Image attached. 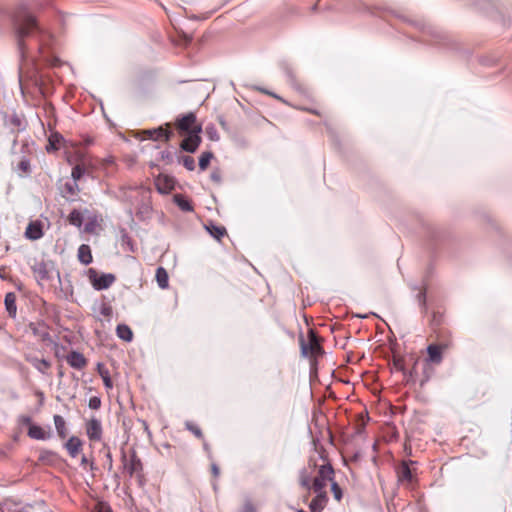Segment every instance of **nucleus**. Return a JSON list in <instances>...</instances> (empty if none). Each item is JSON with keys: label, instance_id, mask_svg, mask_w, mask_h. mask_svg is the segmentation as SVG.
Segmentation results:
<instances>
[{"label": "nucleus", "instance_id": "nucleus-1", "mask_svg": "<svg viewBox=\"0 0 512 512\" xmlns=\"http://www.w3.org/2000/svg\"><path fill=\"white\" fill-rule=\"evenodd\" d=\"M175 125L180 133L202 132V125L197 123L196 115L192 112L179 117Z\"/></svg>", "mask_w": 512, "mask_h": 512}, {"label": "nucleus", "instance_id": "nucleus-2", "mask_svg": "<svg viewBox=\"0 0 512 512\" xmlns=\"http://www.w3.org/2000/svg\"><path fill=\"white\" fill-rule=\"evenodd\" d=\"M334 470L331 465H322L319 468L318 476L315 478L313 483V489L316 493H326L325 488L328 482H333Z\"/></svg>", "mask_w": 512, "mask_h": 512}, {"label": "nucleus", "instance_id": "nucleus-3", "mask_svg": "<svg viewBox=\"0 0 512 512\" xmlns=\"http://www.w3.org/2000/svg\"><path fill=\"white\" fill-rule=\"evenodd\" d=\"M321 351L320 344L313 331L308 334L307 341L301 340V352L305 357H315Z\"/></svg>", "mask_w": 512, "mask_h": 512}, {"label": "nucleus", "instance_id": "nucleus-4", "mask_svg": "<svg viewBox=\"0 0 512 512\" xmlns=\"http://www.w3.org/2000/svg\"><path fill=\"white\" fill-rule=\"evenodd\" d=\"M89 278L93 287L97 290L107 289L115 281V276L113 274H102L98 276L96 271L93 269L89 270Z\"/></svg>", "mask_w": 512, "mask_h": 512}, {"label": "nucleus", "instance_id": "nucleus-5", "mask_svg": "<svg viewBox=\"0 0 512 512\" xmlns=\"http://www.w3.org/2000/svg\"><path fill=\"white\" fill-rule=\"evenodd\" d=\"M36 28L35 19L31 15H26L21 22L17 24V33L19 38H23L30 34V32Z\"/></svg>", "mask_w": 512, "mask_h": 512}, {"label": "nucleus", "instance_id": "nucleus-6", "mask_svg": "<svg viewBox=\"0 0 512 512\" xmlns=\"http://www.w3.org/2000/svg\"><path fill=\"white\" fill-rule=\"evenodd\" d=\"M200 143V133H189L188 136L182 141L181 148L187 152L193 153L197 150Z\"/></svg>", "mask_w": 512, "mask_h": 512}, {"label": "nucleus", "instance_id": "nucleus-7", "mask_svg": "<svg viewBox=\"0 0 512 512\" xmlns=\"http://www.w3.org/2000/svg\"><path fill=\"white\" fill-rule=\"evenodd\" d=\"M86 431L90 440L99 441L102 435V427L100 421L95 418L89 420L86 425Z\"/></svg>", "mask_w": 512, "mask_h": 512}, {"label": "nucleus", "instance_id": "nucleus-8", "mask_svg": "<svg viewBox=\"0 0 512 512\" xmlns=\"http://www.w3.org/2000/svg\"><path fill=\"white\" fill-rule=\"evenodd\" d=\"M32 270L38 281H43L49 278V263L37 261L33 264Z\"/></svg>", "mask_w": 512, "mask_h": 512}, {"label": "nucleus", "instance_id": "nucleus-9", "mask_svg": "<svg viewBox=\"0 0 512 512\" xmlns=\"http://www.w3.org/2000/svg\"><path fill=\"white\" fill-rule=\"evenodd\" d=\"M124 469L130 476H133L140 473L142 470V463L140 459L133 454L130 459L125 460Z\"/></svg>", "mask_w": 512, "mask_h": 512}, {"label": "nucleus", "instance_id": "nucleus-10", "mask_svg": "<svg viewBox=\"0 0 512 512\" xmlns=\"http://www.w3.org/2000/svg\"><path fill=\"white\" fill-rule=\"evenodd\" d=\"M26 238L30 240H38L43 236L42 225L40 222H31L25 231Z\"/></svg>", "mask_w": 512, "mask_h": 512}, {"label": "nucleus", "instance_id": "nucleus-11", "mask_svg": "<svg viewBox=\"0 0 512 512\" xmlns=\"http://www.w3.org/2000/svg\"><path fill=\"white\" fill-rule=\"evenodd\" d=\"M150 139L155 141L164 139L168 141L172 135V132L169 130H164L162 127L150 129L144 132Z\"/></svg>", "mask_w": 512, "mask_h": 512}, {"label": "nucleus", "instance_id": "nucleus-12", "mask_svg": "<svg viewBox=\"0 0 512 512\" xmlns=\"http://www.w3.org/2000/svg\"><path fill=\"white\" fill-rule=\"evenodd\" d=\"M67 362L71 367L76 369H82L83 367L86 366L85 357L81 353L76 351L71 352L67 356Z\"/></svg>", "mask_w": 512, "mask_h": 512}, {"label": "nucleus", "instance_id": "nucleus-13", "mask_svg": "<svg viewBox=\"0 0 512 512\" xmlns=\"http://www.w3.org/2000/svg\"><path fill=\"white\" fill-rule=\"evenodd\" d=\"M66 449L72 457H76L81 449L82 442L79 438L72 436L66 443Z\"/></svg>", "mask_w": 512, "mask_h": 512}, {"label": "nucleus", "instance_id": "nucleus-14", "mask_svg": "<svg viewBox=\"0 0 512 512\" xmlns=\"http://www.w3.org/2000/svg\"><path fill=\"white\" fill-rule=\"evenodd\" d=\"M428 360L439 364L442 361V348L438 345H429L427 348Z\"/></svg>", "mask_w": 512, "mask_h": 512}, {"label": "nucleus", "instance_id": "nucleus-15", "mask_svg": "<svg viewBox=\"0 0 512 512\" xmlns=\"http://www.w3.org/2000/svg\"><path fill=\"white\" fill-rule=\"evenodd\" d=\"M78 259L84 265H88L92 262L91 249L88 245L82 244L78 249Z\"/></svg>", "mask_w": 512, "mask_h": 512}, {"label": "nucleus", "instance_id": "nucleus-16", "mask_svg": "<svg viewBox=\"0 0 512 512\" xmlns=\"http://www.w3.org/2000/svg\"><path fill=\"white\" fill-rule=\"evenodd\" d=\"M317 497L314 498L310 503V510L312 512H320L327 501L326 493H317Z\"/></svg>", "mask_w": 512, "mask_h": 512}, {"label": "nucleus", "instance_id": "nucleus-17", "mask_svg": "<svg viewBox=\"0 0 512 512\" xmlns=\"http://www.w3.org/2000/svg\"><path fill=\"white\" fill-rule=\"evenodd\" d=\"M4 303H5L6 310L8 311L9 315L14 317L17 312L16 295L12 292L7 293L5 295Z\"/></svg>", "mask_w": 512, "mask_h": 512}, {"label": "nucleus", "instance_id": "nucleus-18", "mask_svg": "<svg viewBox=\"0 0 512 512\" xmlns=\"http://www.w3.org/2000/svg\"><path fill=\"white\" fill-rule=\"evenodd\" d=\"M156 281L161 289H166L168 287V273L163 267L157 268Z\"/></svg>", "mask_w": 512, "mask_h": 512}, {"label": "nucleus", "instance_id": "nucleus-19", "mask_svg": "<svg viewBox=\"0 0 512 512\" xmlns=\"http://www.w3.org/2000/svg\"><path fill=\"white\" fill-rule=\"evenodd\" d=\"M28 435L33 439L44 440L48 438V434L40 426L32 425L29 427Z\"/></svg>", "mask_w": 512, "mask_h": 512}, {"label": "nucleus", "instance_id": "nucleus-20", "mask_svg": "<svg viewBox=\"0 0 512 512\" xmlns=\"http://www.w3.org/2000/svg\"><path fill=\"white\" fill-rule=\"evenodd\" d=\"M398 477L401 482L410 483L413 479V474L407 463H403L398 471Z\"/></svg>", "mask_w": 512, "mask_h": 512}, {"label": "nucleus", "instance_id": "nucleus-21", "mask_svg": "<svg viewBox=\"0 0 512 512\" xmlns=\"http://www.w3.org/2000/svg\"><path fill=\"white\" fill-rule=\"evenodd\" d=\"M116 332H117V336L124 341L129 342L133 338L132 330L127 325H124V324L118 325Z\"/></svg>", "mask_w": 512, "mask_h": 512}, {"label": "nucleus", "instance_id": "nucleus-22", "mask_svg": "<svg viewBox=\"0 0 512 512\" xmlns=\"http://www.w3.org/2000/svg\"><path fill=\"white\" fill-rule=\"evenodd\" d=\"M54 424L56 427V430L58 432V435L61 438H65L67 436V429H66V423L62 416L55 415L54 416Z\"/></svg>", "mask_w": 512, "mask_h": 512}, {"label": "nucleus", "instance_id": "nucleus-23", "mask_svg": "<svg viewBox=\"0 0 512 512\" xmlns=\"http://www.w3.org/2000/svg\"><path fill=\"white\" fill-rule=\"evenodd\" d=\"M30 362L41 373H46L50 368V363L45 359L32 358L30 359Z\"/></svg>", "mask_w": 512, "mask_h": 512}, {"label": "nucleus", "instance_id": "nucleus-24", "mask_svg": "<svg viewBox=\"0 0 512 512\" xmlns=\"http://www.w3.org/2000/svg\"><path fill=\"white\" fill-rule=\"evenodd\" d=\"M174 201L175 203L178 205V207L183 210V211H192L193 210V207L192 205L190 204L189 200L184 198L183 196L181 195H175L174 196Z\"/></svg>", "mask_w": 512, "mask_h": 512}, {"label": "nucleus", "instance_id": "nucleus-25", "mask_svg": "<svg viewBox=\"0 0 512 512\" xmlns=\"http://www.w3.org/2000/svg\"><path fill=\"white\" fill-rule=\"evenodd\" d=\"M99 374L104 382L106 388L111 389L113 387L112 380L109 375V371L102 365H98Z\"/></svg>", "mask_w": 512, "mask_h": 512}, {"label": "nucleus", "instance_id": "nucleus-26", "mask_svg": "<svg viewBox=\"0 0 512 512\" xmlns=\"http://www.w3.org/2000/svg\"><path fill=\"white\" fill-rule=\"evenodd\" d=\"M61 140H62V137L59 134H57V133L52 134L49 137L48 145L46 146L47 151L50 152V151L57 150Z\"/></svg>", "mask_w": 512, "mask_h": 512}, {"label": "nucleus", "instance_id": "nucleus-27", "mask_svg": "<svg viewBox=\"0 0 512 512\" xmlns=\"http://www.w3.org/2000/svg\"><path fill=\"white\" fill-rule=\"evenodd\" d=\"M76 165H81L85 174L89 173L90 169L93 167L91 159L82 154L79 155Z\"/></svg>", "mask_w": 512, "mask_h": 512}, {"label": "nucleus", "instance_id": "nucleus-28", "mask_svg": "<svg viewBox=\"0 0 512 512\" xmlns=\"http://www.w3.org/2000/svg\"><path fill=\"white\" fill-rule=\"evenodd\" d=\"M209 233L216 239L220 240L226 234V229L221 226L210 225L207 227Z\"/></svg>", "mask_w": 512, "mask_h": 512}, {"label": "nucleus", "instance_id": "nucleus-29", "mask_svg": "<svg viewBox=\"0 0 512 512\" xmlns=\"http://www.w3.org/2000/svg\"><path fill=\"white\" fill-rule=\"evenodd\" d=\"M69 222H70V224H72L76 227H81L82 222H83L82 214L78 210H73L69 214Z\"/></svg>", "mask_w": 512, "mask_h": 512}, {"label": "nucleus", "instance_id": "nucleus-30", "mask_svg": "<svg viewBox=\"0 0 512 512\" xmlns=\"http://www.w3.org/2000/svg\"><path fill=\"white\" fill-rule=\"evenodd\" d=\"M164 184L162 185V179H158L157 186L158 190L162 193H167L173 189V182L169 180L168 178L163 179Z\"/></svg>", "mask_w": 512, "mask_h": 512}, {"label": "nucleus", "instance_id": "nucleus-31", "mask_svg": "<svg viewBox=\"0 0 512 512\" xmlns=\"http://www.w3.org/2000/svg\"><path fill=\"white\" fill-rule=\"evenodd\" d=\"M212 157L213 154L211 152L202 153V155L199 158V167L201 170H205L208 167Z\"/></svg>", "mask_w": 512, "mask_h": 512}, {"label": "nucleus", "instance_id": "nucleus-32", "mask_svg": "<svg viewBox=\"0 0 512 512\" xmlns=\"http://www.w3.org/2000/svg\"><path fill=\"white\" fill-rule=\"evenodd\" d=\"M85 174V172L83 171L82 169V166L81 165H75L74 168L72 169V173H71V176L73 178V180L76 182L78 181L83 175Z\"/></svg>", "mask_w": 512, "mask_h": 512}, {"label": "nucleus", "instance_id": "nucleus-33", "mask_svg": "<svg viewBox=\"0 0 512 512\" xmlns=\"http://www.w3.org/2000/svg\"><path fill=\"white\" fill-rule=\"evenodd\" d=\"M182 163L183 165L185 166L186 169H188L189 171H192L195 169V161L192 157L190 156H185L183 159H182Z\"/></svg>", "mask_w": 512, "mask_h": 512}, {"label": "nucleus", "instance_id": "nucleus-34", "mask_svg": "<svg viewBox=\"0 0 512 512\" xmlns=\"http://www.w3.org/2000/svg\"><path fill=\"white\" fill-rule=\"evenodd\" d=\"M331 490L334 494L335 499L339 501L342 497V491L338 484L334 481L331 483Z\"/></svg>", "mask_w": 512, "mask_h": 512}, {"label": "nucleus", "instance_id": "nucleus-35", "mask_svg": "<svg viewBox=\"0 0 512 512\" xmlns=\"http://www.w3.org/2000/svg\"><path fill=\"white\" fill-rule=\"evenodd\" d=\"M186 427L198 438L202 437V432L199 427L193 425L192 423H186Z\"/></svg>", "mask_w": 512, "mask_h": 512}, {"label": "nucleus", "instance_id": "nucleus-36", "mask_svg": "<svg viewBox=\"0 0 512 512\" xmlns=\"http://www.w3.org/2000/svg\"><path fill=\"white\" fill-rule=\"evenodd\" d=\"M101 405V401L98 397H91L89 400V407L91 409H98Z\"/></svg>", "mask_w": 512, "mask_h": 512}, {"label": "nucleus", "instance_id": "nucleus-37", "mask_svg": "<svg viewBox=\"0 0 512 512\" xmlns=\"http://www.w3.org/2000/svg\"><path fill=\"white\" fill-rule=\"evenodd\" d=\"M96 512H112V511L108 505L101 502L96 505Z\"/></svg>", "mask_w": 512, "mask_h": 512}, {"label": "nucleus", "instance_id": "nucleus-38", "mask_svg": "<svg viewBox=\"0 0 512 512\" xmlns=\"http://www.w3.org/2000/svg\"><path fill=\"white\" fill-rule=\"evenodd\" d=\"M207 133H208L209 138L211 140H218L219 139L218 134H217V132L215 131V129L213 127L207 128Z\"/></svg>", "mask_w": 512, "mask_h": 512}, {"label": "nucleus", "instance_id": "nucleus-39", "mask_svg": "<svg viewBox=\"0 0 512 512\" xmlns=\"http://www.w3.org/2000/svg\"><path fill=\"white\" fill-rule=\"evenodd\" d=\"M242 512H255V510L251 503H246L243 507Z\"/></svg>", "mask_w": 512, "mask_h": 512}, {"label": "nucleus", "instance_id": "nucleus-40", "mask_svg": "<svg viewBox=\"0 0 512 512\" xmlns=\"http://www.w3.org/2000/svg\"><path fill=\"white\" fill-rule=\"evenodd\" d=\"M50 456H52V454L50 452H42L39 459L41 461H45Z\"/></svg>", "mask_w": 512, "mask_h": 512}, {"label": "nucleus", "instance_id": "nucleus-41", "mask_svg": "<svg viewBox=\"0 0 512 512\" xmlns=\"http://www.w3.org/2000/svg\"><path fill=\"white\" fill-rule=\"evenodd\" d=\"M212 472H213L214 476H218L219 468L216 465H212Z\"/></svg>", "mask_w": 512, "mask_h": 512}, {"label": "nucleus", "instance_id": "nucleus-42", "mask_svg": "<svg viewBox=\"0 0 512 512\" xmlns=\"http://www.w3.org/2000/svg\"><path fill=\"white\" fill-rule=\"evenodd\" d=\"M301 483H302V485H303V486H305V487H308V486H309V482H308V480H307V479H303Z\"/></svg>", "mask_w": 512, "mask_h": 512}, {"label": "nucleus", "instance_id": "nucleus-43", "mask_svg": "<svg viewBox=\"0 0 512 512\" xmlns=\"http://www.w3.org/2000/svg\"><path fill=\"white\" fill-rule=\"evenodd\" d=\"M20 165H21L22 169L26 170V168H27V163L26 162L22 161Z\"/></svg>", "mask_w": 512, "mask_h": 512}, {"label": "nucleus", "instance_id": "nucleus-44", "mask_svg": "<svg viewBox=\"0 0 512 512\" xmlns=\"http://www.w3.org/2000/svg\"><path fill=\"white\" fill-rule=\"evenodd\" d=\"M81 462H82V464H86L87 463V458L85 456L82 457V461Z\"/></svg>", "mask_w": 512, "mask_h": 512}, {"label": "nucleus", "instance_id": "nucleus-45", "mask_svg": "<svg viewBox=\"0 0 512 512\" xmlns=\"http://www.w3.org/2000/svg\"><path fill=\"white\" fill-rule=\"evenodd\" d=\"M69 191L74 194V189L72 187H69Z\"/></svg>", "mask_w": 512, "mask_h": 512}]
</instances>
